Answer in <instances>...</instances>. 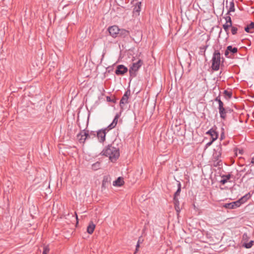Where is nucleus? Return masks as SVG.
<instances>
[{
	"instance_id": "nucleus-56",
	"label": "nucleus",
	"mask_w": 254,
	"mask_h": 254,
	"mask_svg": "<svg viewBox=\"0 0 254 254\" xmlns=\"http://www.w3.org/2000/svg\"><path fill=\"white\" fill-rule=\"evenodd\" d=\"M122 2H123L124 0H120Z\"/></svg>"
},
{
	"instance_id": "nucleus-28",
	"label": "nucleus",
	"mask_w": 254,
	"mask_h": 254,
	"mask_svg": "<svg viewBox=\"0 0 254 254\" xmlns=\"http://www.w3.org/2000/svg\"><path fill=\"white\" fill-rule=\"evenodd\" d=\"M101 163L99 162H97L92 165V168L94 170H97L98 169L100 168Z\"/></svg>"
},
{
	"instance_id": "nucleus-10",
	"label": "nucleus",
	"mask_w": 254,
	"mask_h": 254,
	"mask_svg": "<svg viewBox=\"0 0 254 254\" xmlns=\"http://www.w3.org/2000/svg\"><path fill=\"white\" fill-rule=\"evenodd\" d=\"M206 134H208L211 136L212 141L216 140L218 137V132L214 129L213 127L210 128L206 132Z\"/></svg>"
},
{
	"instance_id": "nucleus-44",
	"label": "nucleus",
	"mask_w": 254,
	"mask_h": 254,
	"mask_svg": "<svg viewBox=\"0 0 254 254\" xmlns=\"http://www.w3.org/2000/svg\"><path fill=\"white\" fill-rule=\"evenodd\" d=\"M251 172H252V170H251V169H250V170H248V171L246 172V174H245V175L243 176V178H244L246 176H247L249 175V174H251Z\"/></svg>"
},
{
	"instance_id": "nucleus-32",
	"label": "nucleus",
	"mask_w": 254,
	"mask_h": 254,
	"mask_svg": "<svg viewBox=\"0 0 254 254\" xmlns=\"http://www.w3.org/2000/svg\"><path fill=\"white\" fill-rule=\"evenodd\" d=\"M225 19L226 21L225 24H229V25H232L233 24L231 18V17L229 15L226 16L225 17Z\"/></svg>"
},
{
	"instance_id": "nucleus-37",
	"label": "nucleus",
	"mask_w": 254,
	"mask_h": 254,
	"mask_svg": "<svg viewBox=\"0 0 254 254\" xmlns=\"http://www.w3.org/2000/svg\"><path fill=\"white\" fill-rule=\"evenodd\" d=\"M83 132L82 130H81L80 133H79L77 135V137L78 140L80 139L81 138H84V136L83 135Z\"/></svg>"
},
{
	"instance_id": "nucleus-15",
	"label": "nucleus",
	"mask_w": 254,
	"mask_h": 254,
	"mask_svg": "<svg viewBox=\"0 0 254 254\" xmlns=\"http://www.w3.org/2000/svg\"><path fill=\"white\" fill-rule=\"evenodd\" d=\"M124 181L123 177H118L113 182V186L115 187H121L124 184Z\"/></svg>"
},
{
	"instance_id": "nucleus-38",
	"label": "nucleus",
	"mask_w": 254,
	"mask_h": 254,
	"mask_svg": "<svg viewBox=\"0 0 254 254\" xmlns=\"http://www.w3.org/2000/svg\"><path fill=\"white\" fill-rule=\"evenodd\" d=\"M50 251L49 246H44L43 248V252L48 254Z\"/></svg>"
},
{
	"instance_id": "nucleus-35",
	"label": "nucleus",
	"mask_w": 254,
	"mask_h": 254,
	"mask_svg": "<svg viewBox=\"0 0 254 254\" xmlns=\"http://www.w3.org/2000/svg\"><path fill=\"white\" fill-rule=\"evenodd\" d=\"M243 241L244 242H248L249 240V237L248 236V234L247 233H244L243 235V238H242Z\"/></svg>"
},
{
	"instance_id": "nucleus-36",
	"label": "nucleus",
	"mask_w": 254,
	"mask_h": 254,
	"mask_svg": "<svg viewBox=\"0 0 254 254\" xmlns=\"http://www.w3.org/2000/svg\"><path fill=\"white\" fill-rule=\"evenodd\" d=\"M235 26L238 27V31L239 33H242L243 32V27L242 26L239 24H234Z\"/></svg>"
},
{
	"instance_id": "nucleus-1",
	"label": "nucleus",
	"mask_w": 254,
	"mask_h": 254,
	"mask_svg": "<svg viewBox=\"0 0 254 254\" xmlns=\"http://www.w3.org/2000/svg\"><path fill=\"white\" fill-rule=\"evenodd\" d=\"M102 155L109 157L110 160L115 162L120 156V149L119 147L114 146V143L108 144L101 152Z\"/></svg>"
},
{
	"instance_id": "nucleus-34",
	"label": "nucleus",
	"mask_w": 254,
	"mask_h": 254,
	"mask_svg": "<svg viewBox=\"0 0 254 254\" xmlns=\"http://www.w3.org/2000/svg\"><path fill=\"white\" fill-rule=\"evenodd\" d=\"M106 100L107 102H112L114 103L116 102V98L115 97L112 99L110 96H107Z\"/></svg>"
},
{
	"instance_id": "nucleus-7",
	"label": "nucleus",
	"mask_w": 254,
	"mask_h": 254,
	"mask_svg": "<svg viewBox=\"0 0 254 254\" xmlns=\"http://www.w3.org/2000/svg\"><path fill=\"white\" fill-rule=\"evenodd\" d=\"M106 132L105 129H100L96 131V136L100 143H103L106 140Z\"/></svg>"
},
{
	"instance_id": "nucleus-9",
	"label": "nucleus",
	"mask_w": 254,
	"mask_h": 254,
	"mask_svg": "<svg viewBox=\"0 0 254 254\" xmlns=\"http://www.w3.org/2000/svg\"><path fill=\"white\" fill-rule=\"evenodd\" d=\"M130 36V32L128 30H127L123 28H119L118 37L121 38H127V39Z\"/></svg>"
},
{
	"instance_id": "nucleus-46",
	"label": "nucleus",
	"mask_w": 254,
	"mask_h": 254,
	"mask_svg": "<svg viewBox=\"0 0 254 254\" xmlns=\"http://www.w3.org/2000/svg\"><path fill=\"white\" fill-rule=\"evenodd\" d=\"M229 53H230V52L229 51H228V48H227L226 50L225 51V54H224L225 57H226L227 58H229L228 55H229Z\"/></svg>"
},
{
	"instance_id": "nucleus-13",
	"label": "nucleus",
	"mask_w": 254,
	"mask_h": 254,
	"mask_svg": "<svg viewBox=\"0 0 254 254\" xmlns=\"http://www.w3.org/2000/svg\"><path fill=\"white\" fill-rule=\"evenodd\" d=\"M134 6V7L133 10V15L136 16H138L139 15V12L141 10V1H139L138 2H136L135 4H133Z\"/></svg>"
},
{
	"instance_id": "nucleus-12",
	"label": "nucleus",
	"mask_w": 254,
	"mask_h": 254,
	"mask_svg": "<svg viewBox=\"0 0 254 254\" xmlns=\"http://www.w3.org/2000/svg\"><path fill=\"white\" fill-rule=\"evenodd\" d=\"M111 178L109 175L104 176L102 181V189H105L110 184Z\"/></svg>"
},
{
	"instance_id": "nucleus-25",
	"label": "nucleus",
	"mask_w": 254,
	"mask_h": 254,
	"mask_svg": "<svg viewBox=\"0 0 254 254\" xmlns=\"http://www.w3.org/2000/svg\"><path fill=\"white\" fill-rule=\"evenodd\" d=\"M254 243V241L251 240L249 243L244 242L243 246L246 249H250L252 247Z\"/></svg>"
},
{
	"instance_id": "nucleus-41",
	"label": "nucleus",
	"mask_w": 254,
	"mask_h": 254,
	"mask_svg": "<svg viewBox=\"0 0 254 254\" xmlns=\"http://www.w3.org/2000/svg\"><path fill=\"white\" fill-rule=\"evenodd\" d=\"M214 101L217 102L218 103L219 102V101H221V97H220V92L219 93V94L218 96H217L214 99Z\"/></svg>"
},
{
	"instance_id": "nucleus-24",
	"label": "nucleus",
	"mask_w": 254,
	"mask_h": 254,
	"mask_svg": "<svg viewBox=\"0 0 254 254\" xmlns=\"http://www.w3.org/2000/svg\"><path fill=\"white\" fill-rule=\"evenodd\" d=\"M228 51H229L230 53H231L232 55L236 54L238 52V48L236 47H233L232 46H228L227 47Z\"/></svg>"
},
{
	"instance_id": "nucleus-11",
	"label": "nucleus",
	"mask_w": 254,
	"mask_h": 254,
	"mask_svg": "<svg viewBox=\"0 0 254 254\" xmlns=\"http://www.w3.org/2000/svg\"><path fill=\"white\" fill-rule=\"evenodd\" d=\"M240 206L239 202H238V200L225 203L223 205V207L227 209H235Z\"/></svg>"
},
{
	"instance_id": "nucleus-8",
	"label": "nucleus",
	"mask_w": 254,
	"mask_h": 254,
	"mask_svg": "<svg viewBox=\"0 0 254 254\" xmlns=\"http://www.w3.org/2000/svg\"><path fill=\"white\" fill-rule=\"evenodd\" d=\"M130 95V90L129 89H127L125 93H124V95L122 97L120 102V105L121 106V108H123L122 105H125L126 104H127L128 103V100L129 98V97Z\"/></svg>"
},
{
	"instance_id": "nucleus-57",
	"label": "nucleus",
	"mask_w": 254,
	"mask_h": 254,
	"mask_svg": "<svg viewBox=\"0 0 254 254\" xmlns=\"http://www.w3.org/2000/svg\"><path fill=\"white\" fill-rule=\"evenodd\" d=\"M254 159V158H253V160Z\"/></svg>"
},
{
	"instance_id": "nucleus-18",
	"label": "nucleus",
	"mask_w": 254,
	"mask_h": 254,
	"mask_svg": "<svg viewBox=\"0 0 254 254\" xmlns=\"http://www.w3.org/2000/svg\"><path fill=\"white\" fill-rule=\"evenodd\" d=\"M208 41V40L206 41L205 45H203L199 47V51L198 52V54L203 56L204 57H205V51L207 47L209 46V45L207 44Z\"/></svg>"
},
{
	"instance_id": "nucleus-48",
	"label": "nucleus",
	"mask_w": 254,
	"mask_h": 254,
	"mask_svg": "<svg viewBox=\"0 0 254 254\" xmlns=\"http://www.w3.org/2000/svg\"><path fill=\"white\" fill-rule=\"evenodd\" d=\"M141 1V2H142V0H132V1H131V3H132V4H135V3H136V2H138V1Z\"/></svg>"
},
{
	"instance_id": "nucleus-29",
	"label": "nucleus",
	"mask_w": 254,
	"mask_h": 254,
	"mask_svg": "<svg viewBox=\"0 0 254 254\" xmlns=\"http://www.w3.org/2000/svg\"><path fill=\"white\" fill-rule=\"evenodd\" d=\"M231 27H232V25L229 24L225 23L223 25V28L224 29L228 36L229 35V29L231 28Z\"/></svg>"
},
{
	"instance_id": "nucleus-22",
	"label": "nucleus",
	"mask_w": 254,
	"mask_h": 254,
	"mask_svg": "<svg viewBox=\"0 0 254 254\" xmlns=\"http://www.w3.org/2000/svg\"><path fill=\"white\" fill-rule=\"evenodd\" d=\"M254 29V22H251L244 27V30L247 33H251V30Z\"/></svg>"
},
{
	"instance_id": "nucleus-55",
	"label": "nucleus",
	"mask_w": 254,
	"mask_h": 254,
	"mask_svg": "<svg viewBox=\"0 0 254 254\" xmlns=\"http://www.w3.org/2000/svg\"><path fill=\"white\" fill-rule=\"evenodd\" d=\"M42 254H48L43 251Z\"/></svg>"
},
{
	"instance_id": "nucleus-3",
	"label": "nucleus",
	"mask_w": 254,
	"mask_h": 254,
	"mask_svg": "<svg viewBox=\"0 0 254 254\" xmlns=\"http://www.w3.org/2000/svg\"><path fill=\"white\" fill-rule=\"evenodd\" d=\"M222 155V145L220 144L217 145L213 149L212 154L213 161L214 162L213 165L215 167L219 166L222 164V161L219 160Z\"/></svg>"
},
{
	"instance_id": "nucleus-14",
	"label": "nucleus",
	"mask_w": 254,
	"mask_h": 254,
	"mask_svg": "<svg viewBox=\"0 0 254 254\" xmlns=\"http://www.w3.org/2000/svg\"><path fill=\"white\" fill-rule=\"evenodd\" d=\"M82 131L83 132V135L84 136V138L79 139V142L80 143H84L85 140L87 139L90 138L91 136L89 134V131L88 130L83 129L82 130Z\"/></svg>"
},
{
	"instance_id": "nucleus-53",
	"label": "nucleus",
	"mask_w": 254,
	"mask_h": 254,
	"mask_svg": "<svg viewBox=\"0 0 254 254\" xmlns=\"http://www.w3.org/2000/svg\"><path fill=\"white\" fill-rule=\"evenodd\" d=\"M138 242H139V244H140V243H141V242H140V238H139V239H138Z\"/></svg>"
},
{
	"instance_id": "nucleus-2",
	"label": "nucleus",
	"mask_w": 254,
	"mask_h": 254,
	"mask_svg": "<svg viewBox=\"0 0 254 254\" xmlns=\"http://www.w3.org/2000/svg\"><path fill=\"white\" fill-rule=\"evenodd\" d=\"M221 54L218 50H215L211 60V69L213 71H217L219 69L220 65L224 66V59L222 58L221 61Z\"/></svg>"
},
{
	"instance_id": "nucleus-19",
	"label": "nucleus",
	"mask_w": 254,
	"mask_h": 254,
	"mask_svg": "<svg viewBox=\"0 0 254 254\" xmlns=\"http://www.w3.org/2000/svg\"><path fill=\"white\" fill-rule=\"evenodd\" d=\"M219 110V113L220 114V118L223 120H225L227 118V113H226V108H220L218 109Z\"/></svg>"
},
{
	"instance_id": "nucleus-6",
	"label": "nucleus",
	"mask_w": 254,
	"mask_h": 254,
	"mask_svg": "<svg viewBox=\"0 0 254 254\" xmlns=\"http://www.w3.org/2000/svg\"><path fill=\"white\" fill-rule=\"evenodd\" d=\"M119 30V27L116 25L110 26L107 29V31H108L109 35L114 38L118 37Z\"/></svg>"
},
{
	"instance_id": "nucleus-21",
	"label": "nucleus",
	"mask_w": 254,
	"mask_h": 254,
	"mask_svg": "<svg viewBox=\"0 0 254 254\" xmlns=\"http://www.w3.org/2000/svg\"><path fill=\"white\" fill-rule=\"evenodd\" d=\"M177 182H178V184H177L178 189H177V190H176V191L175 192L174 196H173V198H178V197L179 196H180V193L181 191V184L179 181H177Z\"/></svg>"
},
{
	"instance_id": "nucleus-47",
	"label": "nucleus",
	"mask_w": 254,
	"mask_h": 254,
	"mask_svg": "<svg viewBox=\"0 0 254 254\" xmlns=\"http://www.w3.org/2000/svg\"><path fill=\"white\" fill-rule=\"evenodd\" d=\"M139 247L140 246H139V242H137V243L136 245V249H135L134 254H135L138 251Z\"/></svg>"
},
{
	"instance_id": "nucleus-20",
	"label": "nucleus",
	"mask_w": 254,
	"mask_h": 254,
	"mask_svg": "<svg viewBox=\"0 0 254 254\" xmlns=\"http://www.w3.org/2000/svg\"><path fill=\"white\" fill-rule=\"evenodd\" d=\"M95 228V225L92 221H90L87 228V232L89 234H92Z\"/></svg>"
},
{
	"instance_id": "nucleus-40",
	"label": "nucleus",
	"mask_w": 254,
	"mask_h": 254,
	"mask_svg": "<svg viewBox=\"0 0 254 254\" xmlns=\"http://www.w3.org/2000/svg\"><path fill=\"white\" fill-rule=\"evenodd\" d=\"M224 107V103L221 101H219V102L218 103V109L220 108H223Z\"/></svg>"
},
{
	"instance_id": "nucleus-16",
	"label": "nucleus",
	"mask_w": 254,
	"mask_h": 254,
	"mask_svg": "<svg viewBox=\"0 0 254 254\" xmlns=\"http://www.w3.org/2000/svg\"><path fill=\"white\" fill-rule=\"evenodd\" d=\"M251 196L250 193L249 192L237 200L239 202L240 205L241 206L242 204L246 202L251 197Z\"/></svg>"
},
{
	"instance_id": "nucleus-30",
	"label": "nucleus",
	"mask_w": 254,
	"mask_h": 254,
	"mask_svg": "<svg viewBox=\"0 0 254 254\" xmlns=\"http://www.w3.org/2000/svg\"><path fill=\"white\" fill-rule=\"evenodd\" d=\"M223 94L226 97H227L229 99H231L232 97V92L231 91H229L227 90H225Z\"/></svg>"
},
{
	"instance_id": "nucleus-5",
	"label": "nucleus",
	"mask_w": 254,
	"mask_h": 254,
	"mask_svg": "<svg viewBox=\"0 0 254 254\" xmlns=\"http://www.w3.org/2000/svg\"><path fill=\"white\" fill-rule=\"evenodd\" d=\"M128 69L127 67L124 65L119 64L116 66L115 73L117 75L123 76L125 75L128 71Z\"/></svg>"
},
{
	"instance_id": "nucleus-23",
	"label": "nucleus",
	"mask_w": 254,
	"mask_h": 254,
	"mask_svg": "<svg viewBox=\"0 0 254 254\" xmlns=\"http://www.w3.org/2000/svg\"><path fill=\"white\" fill-rule=\"evenodd\" d=\"M235 4H234L233 0H232V1H231L230 3V7H229V9L228 10L227 13L226 14L227 15H229L230 13L231 12H234V11H235Z\"/></svg>"
},
{
	"instance_id": "nucleus-45",
	"label": "nucleus",
	"mask_w": 254,
	"mask_h": 254,
	"mask_svg": "<svg viewBox=\"0 0 254 254\" xmlns=\"http://www.w3.org/2000/svg\"><path fill=\"white\" fill-rule=\"evenodd\" d=\"M226 113H232L233 111V110L231 109L229 107L226 108Z\"/></svg>"
},
{
	"instance_id": "nucleus-26",
	"label": "nucleus",
	"mask_w": 254,
	"mask_h": 254,
	"mask_svg": "<svg viewBox=\"0 0 254 254\" xmlns=\"http://www.w3.org/2000/svg\"><path fill=\"white\" fill-rule=\"evenodd\" d=\"M230 28L231 33L233 35H236L239 32L238 27L235 26L234 24L232 25V27H231Z\"/></svg>"
},
{
	"instance_id": "nucleus-52",
	"label": "nucleus",
	"mask_w": 254,
	"mask_h": 254,
	"mask_svg": "<svg viewBox=\"0 0 254 254\" xmlns=\"http://www.w3.org/2000/svg\"><path fill=\"white\" fill-rule=\"evenodd\" d=\"M246 169L244 168L243 170H241L240 172H246Z\"/></svg>"
},
{
	"instance_id": "nucleus-50",
	"label": "nucleus",
	"mask_w": 254,
	"mask_h": 254,
	"mask_svg": "<svg viewBox=\"0 0 254 254\" xmlns=\"http://www.w3.org/2000/svg\"><path fill=\"white\" fill-rule=\"evenodd\" d=\"M244 151L243 149H239V153L241 154H243Z\"/></svg>"
},
{
	"instance_id": "nucleus-27",
	"label": "nucleus",
	"mask_w": 254,
	"mask_h": 254,
	"mask_svg": "<svg viewBox=\"0 0 254 254\" xmlns=\"http://www.w3.org/2000/svg\"><path fill=\"white\" fill-rule=\"evenodd\" d=\"M120 117V115L119 114H117L116 116L114 117V119H113V121L112 123H111L112 125H113L115 127H116L118 122V119Z\"/></svg>"
},
{
	"instance_id": "nucleus-49",
	"label": "nucleus",
	"mask_w": 254,
	"mask_h": 254,
	"mask_svg": "<svg viewBox=\"0 0 254 254\" xmlns=\"http://www.w3.org/2000/svg\"><path fill=\"white\" fill-rule=\"evenodd\" d=\"M224 132H222L221 133V135H220V139L221 140H222L223 139V138H224Z\"/></svg>"
},
{
	"instance_id": "nucleus-4",
	"label": "nucleus",
	"mask_w": 254,
	"mask_h": 254,
	"mask_svg": "<svg viewBox=\"0 0 254 254\" xmlns=\"http://www.w3.org/2000/svg\"><path fill=\"white\" fill-rule=\"evenodd\" d=\"M143 61L139 59L136 63H132V65L130 66L128 71L129 73V77H135L137 76V72L140 68V67L143 65Z\"/></svg>"
},
{
	"instance_id": "nucleus-51",
	"label": "nucleus",
	"mask_w": 254,
	"mask_h": 254,
	"mask_svg": "<svg viewBox=\"0 0 254 254\" xmlns=\"http://www.w3.org/2000/svg\"><path fill=\"white\" fill-rule=\"evenodd\" d=\"M75 215H76V219L77 224L78 222V219L77 215V214L76 213H75Z\"/></svg>"
},
{
	"instance_id": "nucleus-54",
	"label": "nucleus",
	"mask_w": 254,
	"mask_h": 254,
	"mask_svg": "<svg viewBox=\"0 0 254 254\" xmlns=\"http://www.w3.org/2000/svg\"><path fill=\"white\" fill-rule=\"evenodd\" d=\"M135 60V57H133L132 59V61H133L134 60Z\"/></svg>"
},
{
	"instance_id": "nucleus-33",
	"label": "nucleus",
	"mask_w": 254,
	"mask_h": 254,
	"mask_svg": "<svg viewBox=\"0 0 254 254\" xmlns=\"http://www.w3.org/2000/svg\"><path fill=\"white\" fill-rule=\"evenodd\" d=\"M115 127L113 125H112L111 124H110L107 127H105L102 129H105V131L106 132V133H107L109 130H110L111 129H112Z\"/></svg>"
},
{
	"instance_id": "nucleus-42",
	"label": "nucleus",
	"mask_w": 254,
	"mask_h": 254,
	"mask_svg": "<svg viewBox=\"0 0 254 254\" xmlns=\"http://www.w3.org/2000/svg\"><path fill=\"white\" fill-rule=\"evenodd\" d=\"M89 134L90 135V136H92V137H95L96 136V132L94 131H91L89 132Z\"/></svg>"
},
{
	"instance_id": "nucleus-17",
	"label": "nucleus",
	"mask_w": 254,
	"mask_h": 254,
	"mask_svg": "<svg viewBox=\"0 0 254 254\" xmlns=\"http://www.w3.org/2000/svg\"><path fill=\"white\" fill-rule=\"evenodd\" d=\"M222 179L220 181V183L222 185H225L232 177V175L229 173L227 175H223L221 176Z\"/></svg>"
},
{
	"instance_id": "nucleus-39",
	"label": "nucleus",
	"mask_w": 254,
	"mask_h": 254,
	"mask_svg": "<svg viewBox=\"0 0 254 254\" xmlns=\"http://www.w3.org/2000/svg\"><path fill=\"white\" fill-rule=\"evenodd\" d=\"M214 141L211 140L209 142L207 143L205 146L204 150H206L209 146H210Z\"/></svg>"
},
{
	"instance_id": "nucleus-31",
	"label": "nucleus",
	"mask_w": 254,
	"mask_h": 254,
	"mask_svg": "<svg viewBox=\"0 0 254 254\" xmlns=\"http://www.w3.org/2000/svg\"><path fill=\"white\" fill-rule=\"evenodd\" d=\"M174 207H180V202L178 198H173Z\"/></svg>"
},
{
	"instance_id": "nucleus-43",
	"label": "nucleus",
	"mask_w": 254,
	"mask_h": 254,
	"mask_svg": "<svg viewBox=\"0 0 254 254\" xmlns=\"http://www.w3.org/2000/svg\"><path fill=\"white\" fill-rule=\"evenodd\" d=\"M175 210H176V211L177 212V215L179 216V213H180V212L181 211L180 207H175Z\"/></svg>"
}]
</instances>
